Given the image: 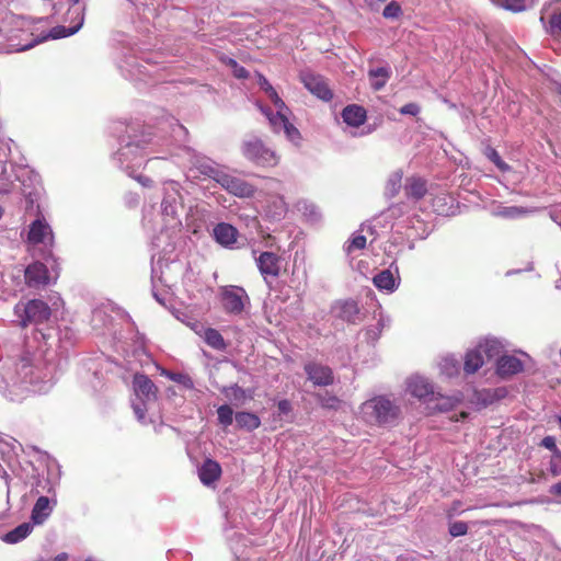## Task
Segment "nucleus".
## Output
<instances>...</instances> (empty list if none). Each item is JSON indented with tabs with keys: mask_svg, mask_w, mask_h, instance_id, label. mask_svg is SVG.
Returning <instances> with one entry per match:
<instances>
[{
	"mask_svg": "<svg viewBox=\"0 0 561 561\" xmlns=\"http://www.w3.org/2000/svg\"><path fill=\"white\" fill-rule=\"evenodd\" d=\"M53 339L50 333L35 331L24 341L0 344V394L4 399L22 402L54 387L57 366L49 356Z\"/></svg>",
	"mask_w": 561,
	"mask_h": 561,
	"instance_id": "1",
	"label": "nucleus"
},
{
	"mask_svg": "<svg viewBox=\"0 0 561 561\" xmlns=\"http://www.w3.org/2000/svg\"><path fill=\"white\" fill-rule=\"evenodd\" d=\"M267 98L275 106V112L268 107L257 104L259 110L267 118L272 130L276 134L284 133L286 138L295 145H298L301 139L299 130L289 122V115L291 114L288 106L279 98L275 89H272L266 93Z\"/></svg>",
	"mask_w": 561,
	"mask_h": 561,
	"instance_id": "2",
	"label": "nucleus"
},
{
	"mask_svg": "<svg viewBox=\"0 0 561 561\" xmlns=\"http://www.w3.org/2000/svg\"><path fill=\"white\" fill-rule=\"evenodd\" d=\"M359 412L362 417L373 425L393 424L400 416V407L386 396H377L365 401Z\"/></svg>",
	"mask_w": 561,
	"mask_h": 561,
	"instance_id": "3",
	"label": "nucleus"
},
{
	"mask_svg": "<svg viewBox=\"0 0 561 561\" xmlns=\"http://www.w3.org/2000/svg\"><path fill=\"white\" fill-rule=\"evenodd\" d=\"M10 156V147L4 144H0V194H7L16 187L15 181L20 182L19 188L25 194L30 195L27 185L25 183V178L30 176L32 173L31 170L23 167H12L8 168L7 161Z\"/></svg>",
	"mask_w": 561,
	"mask_h": 561,
	"instance_id": "4",
	"label": "nucleus"
},
{
	"mask_svg": "<svg viewBox=\"0 0 561 561\" xmlns=\"http://www.w3.org/2000/svg\"><path fill=\"white\" fill-rule=\"evenodd\" d=\"M26 245L33 254L49 255L54 247V233L50 225L43 216L33 220L27 229Z\"/></svg>",
	"mask_w": 561,
	"mask_h": 561,
	"instance_id": "5",
	"label": "nucleus"
},
{
	"mask_svg": "<svg viewBox=\"0 0 561 561\" xmlns=\"http://www.w3.org/2000/svg\"><path fill=\"white\" fill-rule=\"evenodd\" d=\"M241 152L247 160L259 167L273 168L279 162L277 153L255 136H251L242 141Z\"/></svg>",
	"mask_w": 561,
	"mask_h": 561,
	"instance_id": "6",
	"label": "nucleus"
},
{
	"mask_svg": "<svg viewBox=\"0 0 561 561\" xmlns=\"http://www.w3.org/2000/svg\"><path fill=\"white\" fill-rule=\"evenodd\" d=\"M164 196L161 203V214L165 226L176 228L181 226L179 209L182 208L180 185L174 181L164 183Z\"/></svg>",
	"mask_w": 561,
	"mask_h": 561,
	"instance_id": "7",
	"label": "nucleus"
},
{
	"mask_svg": "<svg viewBox=\"0 0 561 561\" xmlns=\"http://www.w3.org/2000/svg\"><path fill=\"white\" fill-rule=\"evenodd\" d=\"M134 391L135 396L140 402L133 401L131 407L137 420L146 423V403L157 399V387L154 383L142 374H136L134 377Z\"/></svg>",
	"mask_w": 561,
	"mask_h": 561,
	"instance_id": "8",
	"label": "nucleus"
},
{
	"mask_svg": "<svg viewBox=\"0 0 561 561\" xmlns=\"http://www.w3.org/2000/svg\"><path fill=\"white\" fill-rule=\"evenodd\" d=\"M14 313L20 324L26 327L28 323L39 324L47 321L50 317V308L46 302L33 299L26 304L19 302L14 307Z\"/></svg>",
	"mask_w": 561,
	"mask_h": 561,
	"instance_id": "9",
	"label": "nucleus"
},
{
	"mask_svg": "<svg viewBox=\"0 0 561 561\" xmlns=\"http://www.w3.org/2000/svg\"><path fill=\"white\" fill-rule=\"evenodd\" d=\"M220 300L224 310L229 314H241L250 305V298L244 288L227 285L220 288Z\"/></svg>",
	"mask_w": 561,
	"mask_h": 561,
	"instance_id": "10",
	"label": "nucleus"
},
{
	"mask_svg": "<svg viewBox=\"0 0 561 561\" xmlns=\"http://www.w3.org/2000/svg\"><path fill=\"white\" fill-rule=\"evenodd\" d=\"M71 7L68 13L71 14V24L69 26L59 25L51 28L49 36L54 39L67 37L77 33L84 22L85 7L80 3V0H69Z\"/></svg>",
	"mask_w": 561,
	"mask_h": 561,
	"instance_id": "11",
	"label": "nucleus"
},
{
	"mask_svg": "<svg viewBox=\"0 0 561 561\" xmlns=\"http://www.w3.org/2000/svg\"><path fill=\"white\" fill-rule=\"evenodd\" d=\"M114 160L118 167L126 170L133 176V170L144 164V158L140 154V144L127 142L114 154Z\"/></svg>",
	"mask_w": 561,
	"mask_h": 561,
	"instance_id": "12",
	"label": "nucleus"
},
{
	"mask_svg": "<svg viewBox=\"0 0 561 561\" xmlns=\"http://www.w3.org/2000/svg\"><path fill=\"white\" fill-rule=\"evenodd\" d=\"M218 184H220L228 193L239 198H250L254 196L256 192V187L251 183L226 172L221 175Z\"/></svg>",
	"mask_w": 561,
	"mask_h": 561,
	"instance_id": "13",
	"label": "nucleus"
},
{
	"mask_svg": "<svg viewBox=\"0 0 561 561\" xmlns=\"http://www.w3.org/2000/svg\"><path fill=\"white\" fill-rule=\"evenodd\" d=\"M190 156V161L202 174L215 180L217 183L220 181L225 171L220 170L216 163L209 158L197 153L195 150L185 149Z\"/></svg>",
	"mask_w": 561,
	"mask_h": 561,
	"instance_id": "14",
	"label": "nucleus"
},
{
	"mask_svg": "<svg viewBox=\"0 0 561 561\" xmlns=\"http://www.w3.org/2000/svg\"><path fill=\"white\" fill-rule=\"evenodd\" d=\"M408 391L415 398L428 403L433 402L435 391L433 385L422 376H412L408 379Z\"/></svg>",
	"mask_w": 561,
	"mask_h": 561,
	"instance_id": "15",
	"label": "nucleus"
},
{
	"mask_svg": "<svg viewBox=\"0 0 561 561\" xmlns=\"http://www.w3.org/2000/svg\"><path fill=\"white\" fill-rule=\"evenodd\" d=\"M374 285L382 291L393 293L400 284L399 268L393 263L390 268L382 270L373 278Z\"/></svg>",
	"mask_w": 561,
	"mask_h": 561,
	"instance_id": "16",
	"label": "nucleus"
},
{
	"mask_svg": "<svg viewBox=\"0 0 561 561\" xmlns=\"http://www.w3.org/2000/svg\"><path fill=\"white\" fill-rule=\"evenodd\" d=\"M506 394L505 388H496V389H482V390H473L472 396L469 398V402L477 409H484L500 399L504 398Z\"/></svg>",
	"mask_w": 561,
	"mask_h": 561,
	"instance_id": "17",
	"label": "nucleus"
},
{
	"mask_svg": "<svg viewBox=\"0 0 561 561\" xmlns=\"http://www.w3.org/2000/svg\"><path fill=\"white\" fill-rule=\"evenodd\" d=\"M301 81L306 89L317 98L323 101H330L333 98L332 91L321 76L304 73L301 75Z\"/></svg>",
	"mask_w": 561,
	"mask_h": 561,
	"instance_id": "18",
	"label": "nucleus"
},
{
	"mask_svg": "<svg viewBox=\"0 0 561 561\" xmlns=\"http://www.w3.org/2000/svg\"><path fill=\"white\" fill-rule=\"evenodd\" d=\"M256 265L264 279H267V277H277L279 275L280 259L273 252L266 251L261 253L256 259Z\"/></svg>",
	"mask_w": 561,
	"mask_h": 561,
	"instance_id": "19",
	"label": "nucleus"
},
{
	"mask_svg": "<svg viewBox=\"0 0 561 561\" xmlns=\"http://www.w3.org/2000/svg\"><path fill=\"white\" fill-rule=\"evenodd\" d=\"M305 371L308 379L317 386H329L333 382L332 370L327 366L309 363L305 366Z\"/></svg>",
	"mask_w": 561,
	"mask_h": 561,
	"instance_id": "20",
	"label": "nucleus"
},
{
	"mask_svg": "<svg viewBox=\"0 0 561 561\" xmlns=\"http://www.w3.org/2000/svg\"><path fill=\"white\" fill-rule=\"evenodd\" d=\"M25 280L31 287L47 285L49 283L47 267L41 262L28 265L25 270Z\"/></svg>",
	"mask_w": 561,
	"mask_h": 561,
	"instance_id": "21",
	"label": "nucleus"
},
{
	"mask_svg": "<svg viewBox=\"0 0 561 561\" xmlns=\"http://www.w3.org/2000/svg\"><path fill=\"white\" fill-rule=\"evenodd\" d=\"M524 369L523 362L513 355H502L496 360V373L501 377H510Z\"/></svg>",
	"mask_w": 561,
	"mask_h": 561,
	"instance_id": "22",
	"label": "nucleus"
},
{
	"mask_svg": "<svg viewBox=\"0 0 561 561\" xmlns=\"http://www.w3.org/2000/svg\"><path fill=\"white\" fill-rule=\"evenodd\" d=\"M54 506L55 502L51 503L47 496H39L32 510V523L34 525H42L53 513Z\"/></svg>",
	"mask_w": 561,
	"mask_h": 561,
	"instance_id": "23",
	"label": "nucleus"
},
{
	"mask_svg": "<svg viewBox=\"0 0 561 561\" xmlns=\"http://www.w3.org/2000/svg\"><path fill=\"white\" fill-rule=\"evenodd\" d=\"M540 21L551 35L561 38V11L550 8L545 9L541 13Z\"/></svg>",
	"mask_w": 561,
	"mask_h": 561,
	"instance_id": "24",
	"label": "nucleus"
},
{
	"mask_svg": "<svg viewBox=\"0 0 561 561\" xmlns=\"http://www.w3.org/2000/svg\"><path fill=\"white\" fill-rule=\"evenodd\" d=\"M392 75L389 66H380L368 70V79L374 91L382 90Z\"/></svg>",
	"mask_w": 561,
	"mask_h": 561,
	"instance_id": "25",
	"label": "nucleus"
},
{
	"mask_svg": "<svg viewBox=\"0 0 561 561\" xmlns=\"http://www.w3.org/2000/svg\"><path fill=\"white\" fill-rule=\"evenodd\" d=\"M237 229L229 224L220 222L214 228L215 240L224 247L232 245L237 241Z\"/></svg>",
	"mask_w": 561,
	"mask_h": 561,
	"instance_id": "26",
	"label": "nucleus"
},
{
	"mask_svg": "<svg viewBox=\"0 0 561 561\" xmlns=\"http://www.w3.org/2000/svg\"><path fill=\"white\" fill-rule=\"evenodd\" d=\"M221 468L215 460L207 459L198 469V477L203 484L210 485L220 478Z\"/></svg>",
	"mask_w": 561,
	"mask_h": 561,
	"instance_id": "27",
	"label": "nucleus"
},
{
	"mask_svg": "<svg viewBox=\"0 0 561 561\" xmlns=\"http://www.w3.org/2000/svg\"><path fill=\"white\" fill-rule=\"evenodd\" d=\"M477 347L480 350L484 359L486 360L502 356L501 354L504 350L502 342L495 337L484 339L477 345Z\"/></svg>",
	"mask_w": 561,
	"mask_h": 561,
	"instance_id": "28",
	"label": "nucleus"
},
{
	"mask_svg": "<svg viewBox=\"0 0 561 561\" xmlns=\"http://www.w3.org/2000/svg\"><path fill=\"white\" fill-rule=\"evenodd\" d=\"M342 118L348 126L358 127L366 121V111L359 105H347L342 112Z\"/></svg>",
	"mask_w": 561,
	"mask_h": 561,
	"instance_id": "29",
	"label": "nucleus"
},
{
	"mask_svg": "<svg viewBox=\"0 0 561 561\" xmlns=\"http://www.w3.org/2000/svg\"><path fill=\"white\" fill-rule=\"evenodd\" d=\"M484 362L482 353L476 346L466 353L463 369L466 374H474L484 365Z\"/></svg>",
	"mask_w": 561,
	"mask_h": 561,
	"instance_id": "30",
	"label": "nucleus"
},
{
	"mask_svg": "<svg viewBox=\"0 0 561 561\" xmlns=\"http://www.w3.org/2000/svg\"><path fill=\"white\" fill-rule=\"evenodd\" d=\"M336 317L347 322H354L359 312L358 306L353 300L339 302L335 308Z\"/></svg>",
	"mask_w": 561,
	"mask_h": 561,
	"instance_id": "31",
	"label": "nucleus"
},
{
	"mask_svg": "<svg viewBox=\"0 0 561 561\" xmlns=\"http://www.w3.org/2000/svg\"><path fill=\"white\" fill-rule=\"evenodd\" d=\"M33 530L31 523H23L3 536V541L10 545L24 540Z\"/></svg>",
	"mask_w": 561,
	"mask_h": 561,
	"instance_id": "32",
	"label": "nucleus"
},
{
	"mask_svg": "<svg viewBox=\"0 0 561 561\" xmlns=\"http://www.w3.org/2000/svg\"><path fill=\"white\" fill-rule=\"evenodd\" d=\"M234 419L237 425L247 431H254L261 425L260 417L251 412H238Z\"/></svg>",
	"mask_w": 561,
	"mask_h": 561,
	"instance_id": "33",
	"label": "nucleus"
},
{
	"mask_svg": "<svg viewBox=\"0 0 561 561\" xmlns=\"http://www.w3.org/2000/svg\"><path fill=\"white\" fill-rule=\"evenodd\" d=\"M461 400H462L461 396L445 397L438 392H435L433 402L436 401V404L433 407V409H436L440 412L449 411L456 404H458Z\"/></svg>",
	"mask_w": 561,
	"mask_h": 561,
	"instance_id": "34",
	"label": "nucleus"
},
{
	"mask_svg": "<svg viewBox=\"0 0 561 561\" xmlns=\"http://www.w3.org/2000/svg\"><path fill=\"white\" fill-rule=\"evenodd\" d=\"M157 369L160 373V375L169 378L170 380L183 386L186 389H193L194 382L188 375L181 373H172L164 368H161L160 366H157Z\"/></svg>",
	"mask_w": 561,
	"mask_h": 561,
	"instance_id": "35",
	"label": "nucleus"
},
{
	"mask_svg": "<svg viewBox=\"0 0 561 561\" xmlns=\"http://www.w3.org/2000/svg\"><path fill=\"white\" fill-rule=\"evenodd\" d=\"M403 173L401 170L392 172L386 183L385 193L389 197L396 196L402 185Z\"/></svg>",
	"mask_w": 561,
	"mask_h": 561,
	"instance_id": "36",
	"label": "nucleus"
},
{
	"mask_svg": "<svg viewBox=\"0 0 561 561\" xmlns=\"http://www.w3.org/2000/svg\"><path fill=\"white\" fill-rule=\"evenodd\" d=\"M438 366L440 374L446 377H454L459 373V363L451 355L444 356Z\"/></svg>",
	"mask_w": 561,
	"mask_h": 561,
	"instance_id": "37",
	"label": "nucleus"
},
{
	"mask_svg": "<svg viewBox=\"0 0 561 561\" xmlns=\"http://www.w3.org/2000/svg\"><path fill=\"white\" fill-rule=\"evenodd\" d=\"M287 213L286 203L282 197H275L271 205L266 209L267 216L274 220L282 219Z\"/></svg>",
	"mask_w": 561,
	"mask_h": 561,
	"instance_id": "38",
	"label": "nucleus"
},
{
	"mask_svg": "<svg viewBox=\"0 0 561 561\" xmlns=\"http://www.w3.org/2000/svg\"><path fill=\"white\" fill-rule=\"evenodd\" d=\"M405 191L408 196L420 199L426 193L425 182L421 179H411L407 184Z\"/></svg>",
	"mask_w": 561,
	"mask_h": 561,
	"instance_id": "39",
	"label": "nucleus"
},
{
	"mask_svg": "<svg viewBox=\"0 0 561 561\" xmlns=\"http://www.w3.org/2000/svg\"><path fill=\"white\" fill-rule=\"evenodd\" d=\"M205 342L213 348L222 351L226 348V343L219 331L215 329H207L204 335Z\"/></svg>",
	"mask_w": 561,
	"mask_h": 561,
	"instance_id": "40",
	"label": "nucleus"
},
{
	"mask_svg": "<svg viewBox=\"0 0 561 561\" xmlns=\"http://www.w3.org/2000/svg\"><path fill=\"white\" fill-rule=\"evenodd\" d=\"M222 392L227 399L237 402H243L248 398H251V396L248 394L247 391L238 385L227 387L222 390Z\"/></svg>",
	"mask_w": 561,
	"mask_h": 561,
	"instance_id": "41",
	"label": "nucleus"
},
{
	"mask_svg": "<svg viewBox=\"0 0 561 561\" xmlns=\"http://www.w3.org/2000/svg\"><path fill=\"white\" fill-rule=\"evenodd\" d=\"M366 247V237L363 234H353L352 238L346 242L344 250L347 254L356 250H363Z\"/></svg>",
	"mask_w": 561,
	"mask_h": 561,
	"instance_id": "42",
	"label": "nucleus"
},
{
	"mask_svg": "<svg viewBox=\"0 0 561 561\" xmlns=\"http://www.w3.org/2000/svg\"><path fill=\"white\" fill-rule=\"evenodd\" d=\"M386 325H387V323H386L385 319L382 317H380L375 325H371L366 329L367 341L371 342V343L376 342L379 339V336Z\"/></svg>",
	"mask_w": 561,
	"mask_h": 561,
	"instance_id": "43",
	"label": "nucleus"
},
{
	"mask_svg": "<svg viewBox=\"0 0 561 561\" xmlns=\"http://www.w3.org/2000/svg\"><path fill=\"white\" fill-rule=\"evenodd\" d=\"M218 421L224 426H229L233 422V411L228 404H222L217 409Z\"/></svg>",
	"mask_w": 561,
	"mask_h": 561,
	"instance_id": "44",
	"label": "nucleus"
},
{
	"mask_svg": "<svg viewBox=\"0 0 561 561\" xmlns=\"http://www.w3.org/2000/svg\"><path fill=\"white\" fill-rule=\"evenodd\" d=\"M526 214V210L522 207L516 206H502L495 211V215L504 218H516Z\"/></svg>",
	"mask_w": 561,
	"mask_h": 561,
	"instance_id": "45",
	"label": "nucleus"
},
{
	"mask_svg": "<svg viewBox=\"0 0 561 561\" xmlns=\"http://www.w3.org/2000/svg\"><path fill=\"white\" fill-rule=\"evenodd\" d=\"M493 3L512 11H523L526 8L525 0H491Z\"/></svg>",
	"mask_w": 561,
	"mask_h": 561,
	"instance_id": "46",
	"label": "nucleus"
},
{
	"mask_svg": "<svg viewBox=\"0 0 561 561\" xmlns=\"http://www.w3.org/2000/svg\"><path fill=\"white\" fill-rule=\"evenodd\" d=\"M485 156L503 172H506L510 170V165L507 163H505L499 152L494 149V148H491V147H488L485 149Z\"/></svg>",
	"mask_w": 561,
	"mask_h": 561,
	"instance_id": "47",
	"label": "nucleus"
},
{
	"mask_svg": "<svg viewBox=\"0 0 561 561\" xmlns=\"http://www.w3.org/2000/svg\"><path fill=\"white\" fill-rule=\"evenodd\" d=\"M301 210L304 215L312 222L318 221L321 217L319 208L314 204L304 203Z\"/></svg>",
	"mask_w": 561,
	"mask_h": 561,
	"instance_id": "48",
	"label": "nucleus"
},
{
	"mask_svg": "<svg viewBox=\"0 0 561 561\" xmlns=\"http://www.w3.org/2000/svg\"><path fill=\"white\" fill-rule=\"evenodd\" d=\"M549 472L553 477L561 476V450H556V454H552L549 461Z\"/></svg>",
	"mask_w": 561,
	"mask_h": 561,
	"instance_id": "49",
	"label": "nucleus"
},
{
	"mask_svg": "<svg viewBox=\"0 0 561 561\" xmlns=\"http://www.w3.org/2000/svg\"><path fill=\"white\" fill-rule=\"evenodd\" d=\"M401 12L402 11L399 3L396 1H391L385 7L382 15L386 19H396L401 14Z\"/></svg>",
	"mask_w": 561,
	"mask_h": 561,
	"instance_id": "50",
	"label": "nucleus"
},
{
	"mask_svg": "<svg viewBox=\"0 0 561 561\" xmlns=\"http://www.w3.org/2000/svg\"><path fill=\"white\" fill-rule=\"evenodd\" d=\"M123 70H125L130 79H141L142 75V66L137 62L126 64V66H121Z\"/></svg>",
	"mask_w": 561,
	"mask_h": 561,
	"instance_id": "51",
	"label": "nucleus"
},
{
	"mask_svg": "<svg viewBox=\"0 0 561 561\" xmlns=\"http://www.w3.org/2000/svg\"><path fill=\"white\" fill-rule=\"evenodd\" d=\"M468 531V526L463 522H455L449 526V534L453 537H460L466 535Z\"/></svg>",
	"mask_w": 561,
	"mask_h": 561,
	"instance_id": "52",
	"label": "nucleus"
},
{
	"mask_svg": "<svg viewBox=\"0 0 561 561\" xmlns=\"http://www.w3.org/2000/svg\"><path fill=\"white\" fill-rule=\"evenodd\" d=\"M228 65L232 68L236 78L244 79L249 76L247 69L240 66L236 60L229 59Z\"/></svg>",
	"mask_w": 561,
	"mask_h": 561,
	"instance_id": "53",
	"label": "nucleus"
},
{
	"mask_svg": "<svg viewBox=\"0 0 561 561\" xmlns=\"http://www.w3.org/2000/svg\"><path fill=\"white\" fill-rule=\"evenodd\" d=\"M420 111H421V108H420L419 104L413 103V102L407 103L399 110V112L402 115H411V116H416L420 113Z\"/></svg>",
	"mask_w": 561,
	"mask_h": 561,
	"instance_id": "54",
	"label": "nucleus"
},
{
	"mask_svg": "<svg viewBox=\"0 0 561 561\" xmlns=\"http://www.w3.org/2000/svg\"><path fill=\"white\" fill-rule=\"evenodd\" d=\"M320 403L324 408L336 409L339 405V399L334 396H328L324 398H320Z\"/></svg>",
	"mask_w": 561,
	"mask_h": 561,
	"instance_id": "55",
	"label": "nucleus"
},
{
	"mask_svg": "<svg viewBox=\"0 0 561 561\" xmlns=\"http://www.w3.org/2000/svg\"><path fill=\"white\" fill-rule=\"evenodd\" d=\"M540 445L551 450L552 454H556V450H560L556 444V438L553 436L543 437Z\"/></svg>",
	"mask_w": 561,
	"mask_h": 561,
	"instance_id": "56",
	"label": "nucleus"
},
{
	"mask_svg": "<svg viewBox=\"0 0 561 561\" xmlns=\"http://www.w3.org/2000/svg\"><path fill=\"white\" fill-rule=\"evenodd\" d=\"M5 22L11 25H15L18 27H23L24 23H25V21L22 16H19V15L12 14V13L7 15Z\"/></svg>",
	"mask_w": 561,
	"mask_h": 561,
	"instance_id": "57",
	"label": "nucleus"
},
{
	"mask_svg": "<svg viewBox=\"0 0 561 561\" xmlns=\"http://www.w3.org/2000/svg\"><path fill=\"white\" fill-rule=\"evenodd\" d=\"M257 83L260 85V88L265 92L267 93L268 91H271L273 88V85L268 82V80L262 76V75H257Z\"/></svg>",
	"mask_w": 561,
	"mask_h": 561,
	"instance_id": "58",
	"label": "nucleus"
},
{
	"mask_svg": "<svg viewBox=\"0 0 561 561\" xmlns=\"http://www.w3.org/2000/svg\"><path fill=\"white\" fill-rule=\"evenodd\" d=\"M277 408L280 414H288L291 411V403L284 399L277 403Z\"/></svg>",
	"mask_w": 561,
	"mask_h": 561,
	"instance_id": "59",
	"label": "nucleus"
},
{
	"mask_svg": "<svg viewBox=\"0 0 561 561\" xmlns=\"http://www.w3.org/2000/svg\"><path fill=\"white\" fill-rule=\"evenodd\" d=\"M136 180L142 185V186H150L152 184V181L151 179L147 178V176H144V175H138L136 178Z\"/></svg>",
	"mask_w": 561,
	"mask_h": 561,
	"instance_id": "60",
	"label": "nucleus"
},
{
	"mask_svg": "<svg viewBox=\"0 0 561 561\" xmlns=\"http://www.w3.org/2000/svg\"><path fill=\"white\" fill-rule=\"evenodd\" d=\"M549 492L551 494L561 495V481L551 485Z\"/></svg>",
	"mask_w": 561,
	"mask_h": 561,
	"instance_id": "61",
	"label": "nucleus"
},
{
	"mask_svg": "<svg viewBox=\"0 0 561 561\" xmlns=\"http://www.w3.org/2000/svg\"><path fill=\"white\" fill-rule=\"evenodd\" d=\"M386 1L387 0H365V2L373 9L379 8V5Z\"/></svg>",
	"mask_w": 561,
	"mask_h": 561,
	"instance_id": "62",
	"label": "nucleus"
},
{
	"mask_svg": "<svg viewBox=\"0 0 561 561\" xmlns=\"http://www.w3.org/2000/svg\"><path fill=\"white\" fill-rule=\"evenodd\" d=\"M68 558L69 557L66 552H61L54 558V561H67Z\"/></svg>",
	"mask_w": 561,
	"mask_h": 561,
	"instance_id": "63",
	"label": "nucleus"
},
{
	"mask_svg": "<svg viewBox=\"0 0 561 561\" xmlns=\"http://www.w3.org/2000/svg\"><path fill=\"white\" fill-rule=\"evenodd\" d=\"M466 417H468V412L462 411V412L459 414V416H456V415H455V416H451V417H450V420L458 422L460 419H461V420H465Z\"/></svg>",
	"mask_w": 561,
	"mask_h": 561,
	"instance_id": "64",
	"label": "nucleus"
}]
</instances>
